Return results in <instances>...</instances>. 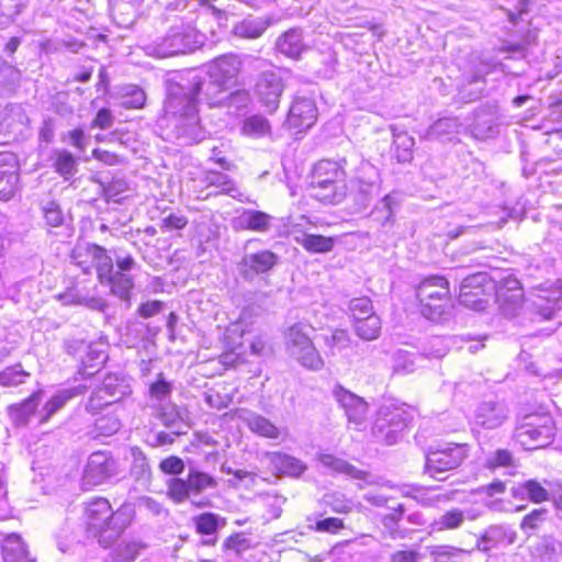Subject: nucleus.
Returning a JSON list of instances; mask_svg holds the SVG:
<instances>
[{
    "label": "nucleus",
    "mask_w": 562,
    "mask_h": 562,
    "mask_svg": "<svg viewBox=\"0 0 562 562\" xmlns=\"http://www.w3.org/2000/svg\"><path fill=\"white\" fill-rule=\"evenodd\" d=\"M550 521V513L547 508H535L520 521V530L531 537L538 533Z\"/></svg>",
    "instance_id": "4c0bfd02"
},
{
    "label": "nucleus",
    "mask_w": 562,
    "mask_h": 562,
    "mask_svg": "<svg viewBox=\"0 0 562 562\" xmlns=\"http://www.w3.org/2000/svg\"><path fill=\"white\" fill-rule=\"evenodd\" d=\"M24 5L19 0H0V29L9 26Z\"/></svg>",
    "instance_id": "6e6d98bb"
},
{
    "label": "nucleus",
    "mask_w": 562,
    "mask_h": 562,
    "mask_svg": "<svg viewBox=\"0 0 562 562\" xmlns=\"http://www.w3.org/2000/svg\"><path fill=\"white\" fill-rule=\"evenodd\" d=\"M423 555L412 548L395 550L389 555V562H420Z\"/></svg>",
    "instance_id": "338daca9"
},
{
    "label": "nucleus",
    "mask_w": 562,
    "mask_h": 562,
    "mask_svg": "<svg viewBox=\"0 0 562 562\" xmlns=\"http://www.w3.org/2000/svg\"><path fill=\"white\" fill-rule=\"evenodd\" d=\"M562 299V292L555 291L553 297L549 299L542 295H539L537 300L533 301L532 305L536 313L544 321L552 319L558 311H560V301Z\"/></svg>",
    "instance_id": "c03bdc74"
},
{
    "label": "nucleus",
    "mask_w": 562,
    "mask_h": 562,
    "mask_svg": "<svg viewBox=\"0 0 562 562\" xmlns=\"http://www.w3.org/2000/svg\"><path fill=\"white\" fill-rule=\"evenodd\" d=\"M72 259L85 273L91 272V265L95 268L100 283H105L113 271V260L105 249L98 245L78 247L72 252Z\"/></svg>",
    "instance_id": "9b49d317"
},
{
    "label": "nucleus",
    "mask_w": 562,
    "mask_h": 562,
    "mask_svg": "<svg viewBox=\"0 0 562 562\" xmlns=\"http://www.w3.org/2000/svg\"><path fill=\"white\" fill-rule=\"evenodd\" d=\"M496 302L507 317L517 315L522 305L524 292L518 279L507 276L496 286Z\"/></svg>",
    "instance_id": "4468645a"
},
{
    "label": "nucleus",
    "mask_w": 562,
    "mask_h": 562,
    "mask_svg": "<svg viewBox=\"0 0 562 562\" xmlns=\"http://www.w3.org/2000/svg\"><path fill=\"white\" fill-rule=\"evenodd\" d=\"M43 212H44L45 221L49 226L58 227L64 223L63 212L56 202H54V201L48 202L44 206Z\"/></svg>",
    "instance_id": "69168bd1"
},
{
    "label": "nucleus",
    "mask_w": 562,
    "mask_h": 562,
    "mask_svg": "<svg viewBox=\"0 0 562 562\" xmlns=\"http://www.w3.org/2000/svg\"><path fill=\"white\" fill-rule=\"evenodd\" d=\"M510 493L515 498H527L536 504L549 499V492L536 480H527L513 486Z\"/></svg>",
    "instance_id": "f704fd0d"
},
{
    "label": "nucleus",
    "mask_w": 562,
    "mask_h": 562,
    "mask_svg": "<svg viewBox=\"0 0 562 562\" xmlns=\"http://www.w3.org/2000/svg\"><path fill=\"white\" fill-rule=\"evenodd\" d=\"M98 391L102 392L103 396L110 398L112 403H115L128 394V386L123 383H119L116 378L108 376L104 379L102 386L99 387Z\"/></svg>",
    "instance_id": "603ef678"
},
{
    "label": "nucleus",
    "mask_w": 562,
    "mask_h": 562,
    "mask_svg": "<svg viewBox=\"0 0 562 562\" xmlns=\"http://www.w3.org/2000/svg\"><path fill=\"white\" fill-rule=\"evenodd\" d=\"M475 423L486 429H495L507 419V408L501 402L484 401L474 414Z\"/></svg>",
    "instance_id": "4be33fe9"
},
{
    "label": "nucleus",
    "mask_w": 562,
    "mask_h": 562,
    "mask_svg": "<svg viewBox=\"0 0 562 562\" xmlns=\"http://www.w3.org/2000/svg\"><path fill=\"white\" fill-rule=\"evenodd\" d=\"M282 92L283 82L276 71H263L256 82V93L269 112L278 109Z\"/></svg>",
    "instance_id": "f3484780"
},
{
    "label": "nucleus",
    "mask_w": 562,
    "mask_h": 562,
    "mask_svg": "<svg viewBox=\"0 0 562 562\" xmlns=\"http://www.w3.org/2000/svg\"><path fill=\"white\" fill-rule=\"evenodd\" d=\"M104 284L110 285L111 292L121 300H128L130 292L134 286V281L130 274L115 271L105 280Z\"/></svg>",
    "instance_id": "a18cd8bd"
},
{
    "label": "nucleus",
    "mask_w": 562,
    "mask_h": 562,
    "mask_svg": "<svg viewBox=\"0 0 562 562\" xmlns=\"http://www.w3.org/2000/svg\"><path fill=\"white\" fill-rule=\"evenodd\" d=\"M486 288H493L487 273L477 272L468 276L460 285V304L473 310H483L486 303L483 300Z\"/></svg>",
    "instance_id": "ddd939ff"
},
{
    "label": "nucleus",
    "mask_w": 562,
    "mask_h": 562,
    "mask_svg": "<svg viewBox=\"0 0 562 562\" xmlns=\"http://www.w3.org/2000/svg\"><path fill=\"white\" fill-rule=\"evenodd\" d=\"M345 170L337 161L325 159L318 161L313 169V184L323 192L319 199L331 203H339L346 195Z\"/></svg>",
    "instance_id": "423d86ee"
},
{
    "label": "nucleus",
    "mask_w": 562,
    "mask_h": 562,
    "mask_svg": "<svg viewBox=\"0 0 562 562\" xmlns=\"http://www.w3.org/2000/svg\"><path fill=\"white\" fill-rule=\"evenodd\" d=\"M135 516L133 504L124 503L116 510L105 498L87 504V529L103 547L112 546L132 524Z\"/></svg>",
    "instance_id": "f03ea898"
},
{
    "label": "nucleus",
    "mask_w": 562,
    "mask_h": 562,
    "mask_svg": "<svg viewBox=\"0 0 562 562\" xmlns=\"http://www.w3.org/2000/svg\"><path fill=\"white\" fill-rule=\"evenodd\" d=\"M379 193V171L373 165L364 161L360 165L357 177L351 181L352 199L359 210H364Z\"/></svg>",
    "instance_id": "9d476101"
},
{
    "label": "nucleus",
    "mask_w": 562,
    "mask_h": 562,
    "mask_svg": "<svg viewBox=\"0 0 562 562\" xmlns=\"http://www.w3.org/2000/svg\"><path fill=\"white\" fill-rule=\"evenodd\" d=\"M19 181L18 161L12 153H0V200L9 201Z\"/></svg>",
    "instance_id": "412c9836"
},
{
    "label": "nucleus",
    "mask_w": 562,
    "mask_h": 562,
    "mask_svg": "<svg viewBox=\"0 0 562 562\" xmlns=\"http://www.w3.org/2000/svg\"><path fill=\"white\" fill-rule=\"evenodd\" d=\"M195 530L200 535L212 536L226 526V518L215 513H203L192 518Z\"/></svg>",
    "instance_id": "ea45409f"
},
{
    "label": "nucleus",
    "mask_w": 562,
    "mask_h": 562,
    "mask_svg": "<svg viewBox=\"0 0 562 562\" xmlns=\"http://www.w3.org/2000/svg\"><path fill=\"white\" fill-rule=\"evenodd\" d=\"M94 429L92 434L99 436H112L121 428L119 418L114 415H104L94 420Z\"/></svg>",
    "instance_id": "5fc2aeb1"
},
{
    "label": "nucleus",
    "mask_w": 562,
    "mask_h": 562,
    "mask_svg": "<svg viewBox=\"0 0 562 562\" xmlns=\"http://www.w3.org/2000/svg\"><path fill=\"white\" fill-rule=\"evenodd\" d=\"M54 168L57 173L68 180L78 170L77 159L71 153L58 149L55 151Z\"/></svg>",
    "instance_id": "09e8293b"
},
{
    "label": "nucleus",
    "mask_w": 562,
    "mask_h": 562,
    "mask_svg": "<svg viewBox=\"0 0 562 562\" xmlns=\"http://www.w3.org/2000/svg\"><path fill=\"white\" fill-rule=\"evenodd\" d=\"M420 313L430 321H438L449 301V282L441 276L424 279L416 289Z\"/></svg>",
    "instance_id": "39448f33"
},
{
    "label": "nucleus",
    "mask_w": 562,
    "mask_h": 562,
    "mask_svg": "<svg viewBox=\"0 0 562 562\" xmlns=\"http://www.w3.org/2000/svg\"><path fill=\"white\" fill-rule=\"evenodd\" d=\"M229 89L217 80L195 76L188 91L172 92L167 102L166 111L175 116V133L186 144L198 143L203 138L199 123L196 104L204 101L210 106L224 105V98Z\"/></svg>",
    "instance_id": "f257e3e1"
},
{
    "label": "nucleus",
    "mask_w": 562,
    "mask_h": 562,
    "mask_svg": "<svg viewBox=\"0 0 562 562\" xmlns=\"http://www.w3.org/2000/svg\"><path fill=\"white\" fill-rule=\"evenodd\" d=\"M350 342L351 338L345 329H335L329 336L325 337V345L331 350V353H334V349L348 348Z\"/></svg>",
    "instance_id": "680f3d73"
},
{
    "label": "nucleus",
    "mask_w": 562,
    "mask_h": 562,
    "mask_svg": "<svg viewBox=\"0 0 562 562\" xmlns=\"http://www.w3.org/2000/svg\"><path fill=\"white\" fill-rule=\"evenodd\" d=\"M295 241L306 251L314 254L328 252L334 248V239L323 235L301 233L295 236Z\"/></svg>",
    "instance_id": "58836bf2"
},
{
    "label": "nucleus",
    "mask_w": 562,
    "mask_h": 562,
    "mask_svg": "<svg viewBox=\"0 0 562 562\" xmlns=\"http://www.w3.org/2000/svg\"><path fill=\"white\" fill-rule=\"evenodd\" d=\"M3 562H33L22 538L16 533L7 535L1 542Z\"/></svg>",
    "instance_id": "7c9ffc66"
},
{
    "label": "nucleus",
    "mask_w": 562,
    "mask_h": 562,
    "mask_svg": "<svg viewBox=\"0 0 562 562\" xmlns=\"http://www.w3.org/2000/svg\"><path fill=\"white\" fill-rule=\"evenodd\" d=\"M86 391L87 387L83 385L59 390L44 405L41 412V423H46L54 414L60 411L69 400L83 394Z\"/></svg>",
    "instance_id": "c756f323"
},
{
    "label": "nucleus",
    "mask_w": 562,
    "mask_h": 562,
    "mask_svg": "<svg viewBox=\"0 0 562 562\" xmlns=\"http://www.w3.org/2000/svg\"><path fill=\"white\" fill-rule=\"evenodd\" d=\"M271 462L281 473L293 477H300L307 470V465L302 460L286 453H273Z\"/></svg>",
    "instance_id": "c9c22d12"
},
{
    "label": "nucleus",
    "mask_w": 562,
    "mask_h": 562,
    "mask_svg": "<svg viewBox=\"0 0 562 562\" xmlns=\"http://www.w3.org/2000/svg\"><path fill=\"white\" fill-rule=\"evenodd\" d=\"M159 469L165 474H181L184 471V462L181 458L171 456L160 461Z\"/></svg>",
    "instance_id": "774afa93"
},
{
    "label": "nucleus",
    "mask_w": 562,
    "mask_h": 562,
    "mask_svg": "<svg viewBox=\"0 0 562 562\" xmlns=\"http://www.w3.org/2000/svg\"><path fill=\"white\" fill-rule=\"evenodd\" d=\"M173 391V384L167 381L164 373L157 375V380L149 385V397L151 401L164 404Z\"/></svg>",
    "instance_id": "864d4df0"
},
{
    "label": "nucleus",
    "mask_w": 562,
    "mask_h": 562,
    "mask_svg": "<svg viewBox=\"0 0 562 562\" xmlns=\"http://www.w3.org/2000/svg\"><path fill=\"white\" fill-rule=\"evenodd\" d=\"M271 25V19L268 16H247L237 22L232 33L239 38L256 40L259 38Z\"/></svg>",
    "instance_id": "cd10ccee"
},
{
    "label": "nucleus",
    "mask_w": 562,
    "mask_h": 562,
    "mask_svg": "<svg viewBox=\"0 0 562 562\" xmlns=\"http://www.w3.org/2000/svg\"><path fill=\"white\" fill-rule=\"evenodd\" d=\"M269 121L262 115H251L244 121L241 132L249 137H262L270 133Z\"/></svg>",
    "instance_id": "8fccbe9b"
},
{
    "label": "nucleus",
    "mask_w": 562,
    "mask_h": 562,
    "mask_svg": "<svg viewBox=\"0 0 562 562\" xmlns=\"http://www.w3.org/2000/svg\"><path fill=\"white\" fill-rule=\"evenodd\" d=\"M468 457V445L447 443L430 449L425 457L424 473L441 481L439 474L457 469Z\"/></svg>",
    "instance_id": "1a4fd4ad"
},
{
    "label": "nucleus",
    "mask_w": 562,
    "mask_h": 562,
    "mask_svg": "<svg viewBox=\"0 0 562 562\" xmlns=\"http://www.w3.org/2000/svg\"><path fill=\"white\" fill-rule=\"evenodd\" d=\"M348 307L353 318V322L376 314L373 311L371 300L367 296L352 299L349 302Z\"/></svg>",
    "instance_id": "bf43d9fd"
},
{
    "label": "nucleus",
    "mask_w": 562,
    "mask_h": 562,
    "mask_svg": "<svg viewBox=\"0 0 562 562\" xmlns=\"http://www.w3.org/2000/svg\"><path fill=\"white\" fill-rule=\"evenodd\" d=\"M131 474L136 481L148 482L150 479V467L145 453L138 447L130 449Z\"/></svg>",
    "instance_id": "37998d69"
},
{
    "label": "nucleus",
    "mask_w": 562,
    "mask_h": 562,
    "mask_svg": "<svg viewBox=\"0 0 562 562\" xmlns=\"http://www.w3.org/2000/svg\"><path fill=\"white\" fill-rule=\"evenodd\" d=\"M393 145L398 162H409L413 160L415 139L407 132H396L393 128Z\"/></svg>",
    "instance_id": "a19ab883"
},
{
    "label": "nucleus",
    "mask_w": 562,
    "mask_h": 562,
    "mask_svg": "<svg viewBox=\"0 0 562 562\" xmlns=\"http://www.w3.org/2000/svg\"><path fill=\"white\" fill-rule=\"evenodd\" d=\"M243 61L238 55L226 54L210 61L205 68L210 78L220 81L229 90L236 85Z\"/></svg>",
    "instance_id": "2eb2a0df"
},
{
    "label": "nucleus",
    "mask_w": 562,
    "mask_h": 562,
    "mask_svg": "<svg viewBox=\"0 0 562 562\" xmlns=\"http://www.w3.org/2000/svg\"><path fill=\"white\" fill-rule=\"evenodd\" d=\"M217 485L215 479L201 471H190L186 480L172 477L167 482V494L176 504H182L186 501L198 507L203 508L210 505L207 497L200 495L209 488H215Z\"/></svg>",
    "instance_id": "7ed1b4c3"
},
{
    "label": "nucleus",
    "mask_w": 562,
    "mask_h": 562,
    "mask_svg": "<svg viewBox=\"0 0 562 562\" xmlns=\"http://www.w3.org/2000/svg\"><path fill=\"white\" fill-rule=\"evenodd\" d=\"M238 418H240L246 424V426L258 436L269 439H278L280 436V431L277 426L268 418L257 413L250 411H241L238 414Z\"/></svg>",
    "instance_id": "c85d7f7f"
},
{
    "label": "nucleus",
    "mask_w": 562,
    "mask_h": 562,
    "mask_svg": "<svg viewBox=\"0 0 562 562\" xmlns=\"http://www.w3.org/2000/svg\"><path fill=\"white\" fill-rule=\"evenodd\" d=\"M467 518L473 520L476 516L470 514L467 515L464 510L457 507L450 508L428 525V535L432 536L443 531L457 530L463 526Z\"/></svg>",
    "instance_id": "393cba45"
},
{
    "label": "nucleus",
    "mask_w": 562,
    "mask_h": 562,
    "mask_svg": "<svg viewBox=\"0 0 562 562\" xmlns=\"http://www.w3.org/2000/svg\"><path fill=\"white\" fill-rule=\"evenodd\" d=\"M250 101V94L247 90L240 89L234 92H226L224 98V105L228 109L241 110L245 109Z\"/></svg>",
    "instance_id": "052dcab7"
},
{
    "label": "nucleus",
    "mask_w": 562,
    "mask_h": 562,
    "mask_svg": "<svg viewBox=\"0 0 562 562\" xmlns=\"http://www.w3.org/2000/svg\"><path fill=\"white\" fill-rule=\"evenodd\" d=\"M30 376L21 363L7 367L0 372V385L3 387H14L25 382V379Z\"/></svg>",
    "instance_id": "3c124183"
},
{
    "label": "nucleus",
    "mask_w": 562,
    "mask_h": 562,
    "mask_svg": "<svg viewBox=\"0 0 562 562\" xmlns=\"http://www.w3.org/2000/svg\"><path fill=\"white\" fill-rule=\"evenodd\" d=\"M317 460L323 467L331 470L335 473L346 474L352 479L361 481H367L369 477L368 472L357 469L346 460L337 458L330 453H318Z\"/></svg>",
    "instance_id": "2f4dec72"
},
{
    "label": "nucleus",
    "mask_w": 562,
    "mask_h": 562,
    "mask_svg": "<svg viewBox=\"0 0 562 562\" xmlns=\"http://www.w3.org/2000/svg\"><path fill=\"white\" fill-rule=\"evenodd\" d=\"M356 335L362 340H375L381 334V319L374 314L353 322Z\"/></svg>",
    "instance_id": "79ce46f5"
},
{
    "label": "nucleus",
    "mask_w": 562,
    "mask_h": 562,
    "mask_svg": "<svg viewBox=\"0 0 562 562\" xmlns=\"http://www.w3.org/2000/svg\"><path fill=\"white\" fill-rule=\"evenodd\" d=\"M448 352V346L445 338L434 337L431 338L426 347L424 348L423 356L425 358H442Z\"/></svg>",
    "instance_id": "e2e57ef3"
},
{
    "label": "nucleus",
    "mask_w": 562,
    "mask_h": 562,
    "mask_svg": "<svg viewBox=\"0 0 562 562\" xmlns=\"http://www.w3.org/2000/svg\"><path fill=\"white\" fill-rule=\"evenodd\" d=\"M462 123L458 117H441L434 122L422 135L427 140L451 139L460 133Z\"/></svg>",
    "instance_id": "473e14b6"
},
{
    "label": "nucleus",
    "mask_w": 562,
    "mask_h": 562,
    "mask_svg": "<svg viewBox=\"0 0 562 562\" xmlns=\"http://www.w3.org/2000/svg\"><path fill=\"white\" fill-rule=\"evenodd\" d=\"M20 81V71L9 63L0 59V97L14 91Z\"/></svg>",
    "instance_id": "49530a36"
},
{
    "label": "nucleus",
    "mask_w": 562,
    "mask_h": 562,
    "mask_svg": "<svg viewBox=\"0 0 562 562\" xmlns=\"http://www.w3.org/2000/svg\"><path fill=\"white\" fill-rule=\"evenodd\" d=\"M404 513L405 508L402 504H400L394 507L391 513L382 517V525L392 539L400 537L398 522L402 520Z\"/></svg>",
    "instance_id": "13d9d810"
},
{
    "label": "nucleus",
    "mask_w": 562,
    "mask_h": 562,
    "mask_svg": "<svg viewBox=\"0 0 562 562\" xmlns=\"http://www.w3.org/2000/svg\"><path fill=\"white\" fill-rule=\"evenodd\" d=\"M158 419L173 435H184L190 428L187 411L175 404H159Z\"/></svg>",
    "instance_id": "b1692460"
},
{
    "label": "nucleus",
    "mask_w": 562,
    "mask_h": 562,
    "mask_svg": "<svg viewBox=\"0 0 562 562\" xmlns=\"http://www.w3.org/2000/svg\"><path fill=\"white\" fill-rule=\"evenodd\" d=\"M58 299L63 302L64 305H82L92 311L104 312L108 306L103 299L89 296L83 294L78 289L68 290L59 294Z\"/></svg>",
    "instance_id": "72a5a7b5"
},
{
    "label": "nucleus",
    "mask_w": 562,
    "mask_h": 562,
    "mask_svg": "<svg viewBox=\"0 0 562 562\" xmlns=\"http://www.w3.org/2000/svg\"><path fill=\"white\" fill-rule=\"evenodd\" d=\"M411 422L409 414L403 408L383 405L379 408L372 426L373 438L387 446L396 443Z\"/></svg>",
    "instance_id": "6e6552de"
},
{
    "label": "nucleus",
    "mask_w": 562,
    "mask_h": 562,
    "mask_svg": "<svg viewBox=\"0 0 562 562\" xmlns=\"http://www.w3.org/2000/svg\"><path fill=\"white\" fill-rule=\"evenodd\" d=\"M142 49L147 56L156 58H167L178 55L168 32L153 41L144 42Z\"/></svg>",
    "instance_id": "e433bc0d"
},
{
    "label": "nucleus",
    "mask_w": 562,
    "mask_h": 562,
    "mask_svg": "<svg viewBox=\"0 0 562 562\" xmlns=\"http://www.w3.org/2000/svg\"><path fill=\"white\" fill-rule=\"evenodd\" d=\"M317 120V108L315 102L306 97H297L294 99L289 114V128L295 133L304 132L311 128Z\"/></svg>",
    "instance_id": "dca6fc26"
},
{
    "label": "nucleus",
    "mask_w": 562,
    "mask_h": 562,
    "mask_svg": "<svg viewBox=\"0 0 562 562\" xmlns=\"http://www.w3.org/2000/svg\"><path fill=\"white\" fill-rule=\"evenodd\" d=\"M326 503L336 513L347 514L352 510L351 501L347 499L341 493H331L326 495Z\"/></svg>",
    "instance_id": "0e129e2a"
},
{
    "label": "nucleus",
    "mask_w": 562,
    "mask_h": 562,
    "mask_svg": "<svg viewBox=\"0 0 562 562\" xmlns=\"http://www.w3.org/2000/svg\"><path fill=\"white\" fill-rule=\"evenodd\" d=\"M276 49L289 58L299 59L307 49L302 30L293 27L282 33L276 41Z\"/></svg>",
    "instance_id": "a878e982"
},
{
    "label": "nucleus",
    "mask_w": 562,
    "mask_h": 562,
    "mask_svg": "<svg viewBox=\"0 0 562 562\" xmlns=\"http://www.w3.org/2000/svg\"><path fill=\"white\" fill-rule=\"evenodd\" d=\"M243 225L255 232H267L271 227V216L265 212L248 210L240 216Z\"/></svg>",
    "instance_id": "de8ad7c7"
},
{
    "label": "nucleus",
    "mask_w": 562,
    "mask_h": 562,
    "mask_svg": "<svg viewBox=\"0 0 562 562\" xmlns=\"http://www.w3.org/2000/svg\"><path fill=\"white\" fill-rule=\"evenodd\" d=\"M401 199L397 193L392 192L383 196L374 206L371 215L382 228H387L395 223V213L401 206Z\"/></svg>",
    "instance_id": "bb28decb"
},
{
    "label": "nucleus",
    "mask_w": 562,
    "mask_h": 562,
    "mask_svg": "<svg viewBox=\"0 0 562 562\" xmlns=\"http://www.w3.org/2000/svg\"><path fill=\"white\" fill-rule=\"evenodd\" d=\"M202 182L204 183L205 189H210V192L206 193L205 198L210 195L224 194L235 200L244 201V193L235 181L226 173L214 170L206 171Z\"/></svg>",
    "instance_id": "aec40b11"
},
{
    "label": "nucleus",
    "mask_w": 562,
    "mask_h": 562,
    "mask_svg": "<svg viewBox=\"0 0 562 562\" xmlns=\"http://www.w3.org/2000/svg\"><path fill=\"white\" fill-rule=\"evenodd\" d=\"M144 548L145 546L138 541H123L116 547L115 554L120 562H132Z\"/></svg>",
    "instance_id": "4d7b16f0"
},
{
    "label": "nucleus",
    "mask_w": 562,
    "mask_h": 562,
    "mask_svg": "<svg viewBox=\"0 0 562 562\" xmlns=\"http://www.w3.org/2000/svg\"><path fill=\"white\" fill-rule=\"evenodd\" d=\"M168 33L178 55L193 52L202 45V35L189 24L172 25Z\"/></svg>",
    "instance_id": "5701e85b"
},
{
    "label": "nucleus",
    "mask_w": 562,
    "mask_h": 562,
    "mask_svg": "<svg viewBox=\"0 0 562 562\" xmlns=\"http://www.w3.org/2000/svg\"><path fill=\"white\" fill-rule=\"evenodd\" d=\"M333 394L339 406L345 411L348 422L353 424L355 428L358 429L364 423L367 417V402L362 397L339 385L334 389Z\"/></svg>",
    "instance_id": "a211bd4d"
},
{
    "label": "nucleus",
    "mask_w": 562,
    "mask_h": 562,
    "mask_svg": "<svg viewBox=\"0 0 562 562\" xmlns=\"http://www.w3.org/2000/svg\"><path fill=\"white\" fill-rule=\"evenodd\" d=\"M119 474L116 460L105 451L92 452L83 472V482L88 485H100Z\"/></svg>",
    "instance_id": "f8f14e48"
},
{
    "label": "nucleus",
    "mask_w": 562,
    "mask_h": 562,
    "mask_svg": "<svg viewBox=\"0 0 562 562\" xmlns=\"http://www.w3.org/2000/svg\"><path fill=\"white\" fill-rule=\"evenodd\" d=\"M313 330L308 324L296 323L288 329L285 344L291 357L300 364L310 370L319 371L325 362L310 337Z\"/></svg>",
    "instance_id": "20e7f679"
},
{
    "label": "nucleus",
    "mask_w": 562,
    "mask_h": 562,
    "mask_svg": "<svg viewBox=\"0 0 562 562\" xmlns=\"http://www.w3.org/2000/svg\"><path fill=\"white\" fill-rule=\"evenodd\" d=\"M278 259V255L270 250L246 254L239 262V272L245 280H254L258 274L270 271Z\"/></svg>",
    "instance_id": "6ab92c4d"
},
{
    "label": "nucleus",
    "mask_w": 562,
    "mask_h": 562,
    "mask_svg": "<svg viewBox=\"0 0 562 562\" xmlns=\"http://www.w3.org/2000/svg\"><path fill=\"white\" fill-rule=\"evenodd\" d=\"M554 423L549 415H529L516 427L515 441L526 450L544 448L554 436Z\"/></svg>",
    "instance_id": "0eeeda50"
}]
</instances>
